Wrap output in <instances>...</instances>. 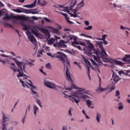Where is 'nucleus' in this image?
<instances>
[{
  "label": "nucleus",
  "mask_w": 130,
  "mask_h": 130,
  "mask_svg": "<svg viewBox=\"0 0 130 130\" xmlns=\"http://www.w3.org/2000/svg\"><path fill=\"white\" fill-rule=\"evenodd\" d=\"M119 75H122V74H123V75H125L126 76H129L127 73H125L123 72V71H120L118 72Z\"/></svg>",
  "instance_id": "obj_33"
},
{
  "label": "nucleus",
  "mask_w": 130,
  "mask_h": 130,
  "mask_svg": "<svg viewBox=\"0 0 130 130\" xmlns=\"http://www.w3.org/2000/svg\"><path fill=\"white\" fill-rule=\"evenodd\" d=\"M90 61L92 62V63L94 66H96V70L98 71V72H99V73H100V70L99 69V67H98V65L97 64V63H96V62H95V61H94V60H93V59H91Z\"/></svg>",
  "instance_id": "obj_24"
},
{
  "label": "nucleus",
  "mask_w": 130,
  "mask_h": 130,
  "mask_svg": "<svg viewBox=\"0 0 130 130\" xmlns=\"http://www.w3.org/2000/svg\"><path fill=\"white\" fill-rule=\"evenodd\" d=\"M85 37H87V38H90V39H92V36H88V35H85Z\"/></svg>",
  "instance_id": "obj_56"
},
{
  "label": "nucleus",
  "mask_w": 130,
  "mask_h": 130,
  "mask_svg": "<svg viewBox=\"0 0 130 130\" xmlns=\"http://www.w3.org/2000/svg\"><path fill=\"white\" fill-rule=\"evenodd\" d=\"M118 105L119 106L118 107V109L119 110H122V109H123V105H122V103H120L118 104Z\"/></svg>",
  "instance_id": "obj_31"
},
{
  "label": "nucleus",
  "mask_w": 130,
  "mask_h": 130,
  "mask_svg": "<svg viewBox=\"0 0 130 130\" xmlns=\"http://www.w3.org/2000/svg\"><path fill=\"white\" fill-rule=\"evenodd\" d=\"M122 60L126 62V63H130V55H125Z\"/></svg>",
  "instance_id": "obj_16"
},
{
  "label": "nucleus",
  "mask_w": 130,
  "mask_h": 130,
  "mask_svg": "<svg viewBox=\"0 0 130 130\" xmlns=\"http://www.w3.org/2000/svg\"><path fill=\"white\" fill-rule=\"evenodd\" d=\"M57 58H60V60L63 62L64 63V69H67L66 70V76L67 78V80L70 81V82H73V79L71 77V74L69 72V68L70 67V61L68 60V58L67 57V55L62 52H57Z\"/></svg>",
  "instance_id": "obj_3"
},
{
  "label": "nucleus",
  "mask_w": 130,
  "mask_h": 130,
  "mask_svg": "<svg viewBox=\"0 0 130 130\" xmlns=\"http://www.w3.org/2000/svg\"><path fill=\"white\" fill-rule=\"evenodd\" d=\"M15 63H16L17 67H18V68H17V66L14 64V63H11V66H13V67H10L11 70H13V72L14 73H16V72H18V74L17 75V78L20 80V83H21L23 87H28V85L26 84H25L24 83V81L22 80H25V79H27V76L26 75L24 74L23 71L25 72V69L26 68V63H23L22 61H20L18 60H15ZM20 78H22V79Z\"/></svg>",
  "instance_id": "obj_2"
},
{
  "label": "nucleus",
  "mask_w": 130,
  "mask_h": 130,
  "mask_svg": "<svg viewBox=\"0 0 130 130\" xmlns=\"http://www.w3.org/2000/svg\"><path fill=\"white\" fill-rule=\"evenodd\" d=\"M2 62H3V64H6V63H8V61L3 60V61H2Z\"/></svg>",
  "instance_id": "obj_58"
},
{
  "label": "nucleus",
  "mask_w": 130,
  "mask_h": 130,
  "mask_svg": "<svg viewBox=\"0 0 130 130\" xmlns=\"http://www.w3.org/2000/svg\"><path fill=\"white\" fill-rule=\"evenodd\" d=\"M112 77L113 79H111V81L112 82L113 84H115L119 81V77L114 73L112 75Z\"/></svg>",
  "instance_id": "obj_14"
},
{
  "label": "nucleus",
  "mask_w": 130,
  "mask_h": 130,
  "mask_svg": "<svg viewBox=\"0 0 130 130\" xmlns=\"http://www.w3.org/2000/svg\"><path fill=\"white\" fill-rule=\"evenodd\" d=\"M106 37H107V35H102V39H103V41L105 40V39H106Z\"/></svg>",
  "instance_id": "obj_42"
},
{
  "label": "nucleus",
  "mask_w": 130,
  "mask_h": 130,
  "mask_svg": "<svg viewBox=\"0 0 130 130\" xmlns=\"http://www.w3.org/2000/svg\"><path fill=\"white\" fill-rule=\"evenodd\" d=\"M73 43H74V44H76V45H79V44H80V43H79V42H77V41H74V42H73Z\"/></svg>",
  "instance_id": "obj_62"
},
{
  "label": "nucleus",
  "mask_w": 130,
  "mask_h": 130,
  "mask_svg": "<svg viewBox=\"0 0 130 130\" xmlns=\"http://www.w3.org/2000/svg\"><path fill=\"white\" fill-rule=\"evenodd\" d=\"M30 14H32V15H35V14H37V12H36L35 11H31L30 10Z\"/></svg>",
  "instance_id": "obj_57"
},
{
  "label": "nucleus",
  "mask_w": 130,
  "mask_h": 130,
  "mask_svg": "<svg viewBox=\"0 0 130 130\" xmlns=\"http://www.w3.org/2000/svg\"><path fill=\"white\" fill-rule=\"evenodd\" d=\"M45 86H46V87H48V88H50V89H56V87H57L61 91L62 93H63V94L65 96H68V97H69V99L70 100H71V101H72V102H75L77 104H78V103H79V100H77V99H75V98L71 96V95H67V94H66L65 93L63 92V90H64L63 88H61L59 86H57L56 85H55L54 84L52 83H50V82H45V83H44Z\"/></svg>",
  "instance_id": "obj_4"
},
{
  "label": "nucleus",
  "mask_w": 130,
  "mask_h": 130,
  "mask_svg": "<svg viewBox=\"0 0 130 130\" xmlns=\"http://www.w3.org/2000/svg\"><path fill=\"white\" fill-rule=\"evenodd\" d=\"M43 19L46 22H47L48 23H51V20L47 18V17H44Z\"/></svg>",
  "instance_id": "obj_34"
},
{
  "label": "nucleus",
  "mask_w": 130,
  "mask_h": 130,
  "mask_svg": "<svg viewBox=\"0 0 130 130\" xmlns=\"http://www.w3.org/2000/svg\"><path fill=\"white\" fill-rule=\"evenodd\" d=\"M32 19H33L34 20H38L37 17L36 16H32Z\"/></svg>",
  "instance_id": "obj_63"
},
{
  "label": "nucleus",
  "mask_w": 130,
  "mask_h": 130,
  "mask_svg": "<svg viewBox=\"0 0 130 130\" xmlns=\"http://www.w3.org/2000/svg\"><path fill=\"white\" fill-rule=\"evenodd\" d=\"M115 89V84H114L113 82L112 83L111 87L110 89L109 92H112L113 90Z\"/></svg>",
  "instance_id": "obj_29"
},
{
  "label": "nucleus",
  "mask_w": 130,
  "mask_h": 130,
  "mask_svg": "<svg viewBox=\"0 0 130 130\" xmlns=\"http://www.w3.org/2000/svg\"><path fill=\"white\" fill-rule=\"evenodd\" d=\"M101 50L102 52H101V53H100V54L103 57L104 56H105V55H106V52L105 51L104 48Z\"/></svg>",
  "instance_id": "obj_27"
},
{
  "label": "nucleus",
  "mask_w": 130,
  "mask_h": 130,
  "mask_svg": "<svg viewBox=\"0 0 130 130\" xmlns=\"http://www.w3.org/2000/svg\"><path fill=\"white\" fill-rule=\"evenodd\" d=\"M27 36H28V39H29V41L31 42L32 43H36L37 40L34 36L33 35L31 34V32L30 31H27Z\"/></svg>",
  "instance_id": "obj_11"
},
{
  "label": "nucleus",
  "mask_w": 130,
  "mask_h": 130,
  "mask_svg": "<svg viewBox=\"0 0 130 130\" xmlns=\"http://www.w3.org/2000/svg\"><path fill=\"white\" fill-rule=\"evenodd\" d=\"M87 42L88 43H89V45H88L87 47L88 48H89L90 49V50H93V49H94V46L92 45V44L91 43V42L90 41V40H88L87 41Z\"/></svg>",
  "instance_id": "obj_22"
},
{
  "label": "nucleus",
  "mask_w": 130,
  "mask_h": 130,
  "mask_svg": "<svg viewBox=\"0 0 130 130\" xmlns=\"http://www.w3.org/2000/svg\"><path fill=\"white\" fill-rule=\"evenodd\" d=\"M128 97H129V98L128 100H127V102H128V103H129V104H130V95H128Z\"/></svg>",
  "instance_id": "obj_59"
},
{
  "label": "nucleus",
  "mask_w": 130,
  "mask_h": 130,
  "mask_svg": "<svg viewBox=\"0 0 130 130\" xmlns=\"http://www.w3.org/2000/svg\"><path fill=\"white\" fill-rule=\"evenodd\" d=\"M79 44L80 45H82V46H85V45H86V43H85V42H79Z\"/></svg>",
  "instance_id": "obj_43"
},
{
  "label": "nucleus",
  "mask_w": 130,
  "mask_h": 130,
  "mask_svg": "<svg viewBox=\"0 0 130 130\" xmlns=\"http://www.w3.org/2000/svg\"><path fill=\"white\" fill-rule=\"evenodd\" d=\"M73 88H74V89H76V90H78V89H79V91L80 93H86V89H85V88H79L78 86H77L76 85H75L73 83L71 84V87L70 88L65 87V90H68V91H72V90H73Z\"/></svg>",
  "instance_id": "obj_6"
},
{
  "label": "nucleus",
  "mask_w": 130,
  "mask_h": 130,
  "mask_svg": "<svg viewBox=\"0 0 130 130\" xmlns=\"http://www.w3.org/2000/svg\"><path fill=\"white\" fill-rule=\"evenodd\" d=\"M67 34H70V32H66V34H64V36H62V38H68V40H77V38L75 36L69 35L68 36L67 35Z\"/></svg>",
  "instance_id": "obj_12"
},
{
  "label": "nucleus",
  "mask_w": 130,
  "mask_h": 130,
  "mask_svg": "<svg viewBox=\"0 0 130 130\" xmlns=\"http://www.w3.org/2000/svg\"><path fill=\"white\" fill-rule=\"evenodd\" d=\"M31 32L36 36V37H39V36H40V34L38 33V30L37 29H36V30L34 29H32Z\"/></svg>",
  "instance_id": "obj_23"
},
{
  "label": "nucleus",
  "mask_w": 130,
  "mask_h": 130,
  "mask_svg": "<svg viewBox=\"0 0 130 130\" xmlns=\"http://www.w3.org/2000/svg\"><path fill=\"white\" fill-rule=\"evenodd\" d=\"M103 41H104V44H105V45H107V44H108V42H107L106 40H104Z\"/></svg>",
  "instance_id": "obj_55"
},
{
  "label": "nucleus",
  "mask_w": 130,
  "mask_h": 130,
  "mask_svg": "<svg viewBox=\"0 0 130 130\" xmlns=\"http://www.w3.org/2000/svg\"><path fill=\"white\" fill-rule=\"evenodd\" d=\"M92 50H93V53L94 54H96V55H98V54H99V51H98V50L94 49Z\"/></svg>",
  "instance_id": "obj_37"
},
{
  "label": "nucleus",
  "mask_w": 130,
  "mask_h": 130,
  "mask_svg": "<svg viewBox=\"0 0 130 130\" xmlns=\"http://www.w3.org/2000/svg\"><path fill=\"white\" fill-rule=\"evenodd\" d=\"M93 58L94 60L98 61V62H100V58L96 57L95 55H93Z\"/></svg>",
  "instance_id": "obj_32"
},
{
  "label": "nucleus",
  "mask_w": 130,
  "mask_h": 130,
  "mask_svg": "<svg viewBox=\"0 0 130 130\" xmlns=\"http://www.w3.org/2000/svg\"><path fill=\"white\" fill-rule=\"evenodd\" d=\"M36 102L40 107H42V106H41V103L40 102V100L39 99H37Z\"/></svg>",
  "instance_id": "obj_38"
},
{
  "label": "nucleus",
  "mask_w": 130,
  "mask_h": 130,
  "mask_svg": "<svg viewBox=\"0 0 130 130\" xmlns=\"http://www.w3.org/2000/svg\"><path fill=\"white\" fill-rule=\"evenodd\" d=\"M47 54L49 56H50V57H51L52 58H54V57H57V54H54L52 55L51 54V53L49 52V53H47Z\"/></svg>",
  "instance_id": "obj_28"
},
{
  "label": "nucleus",
  "mask_w": 130,
  "mask_h": 130,
  "mask_svg": "<svg viewBox=\"0 0 130 130\" xmlns=\"http://www.w3.org/2000/svg\"><path fill=\"white\" fill-rule=\"evenodd\" d=\"M112 61L114 63H115V64H117V66H124V63L115 59H113Z\"/></svg>",
  "instance_id": "obj_20"
},
{
  "label": "nucleus",
  "mask_w": 130,
  "mask_h": 130,
  "mask_svg": "<svg viewBox=\"0 0 130 130\" xmlns=\"http://www.w3.org/2000/svg\"><path fill=\"white\" fill-rule=\"evenodd\" d=\"M4 4H3L2 2H0V8H2V7H4Z\"/></svg>",
  "instance_id": "obj_61"
},
{
  "label": "nucleus",
  "mask_w": 130,
  "mask_h": 130,
  "mask_svg": "<svg viewBox=\"0 0 130 130\" xmlns=\"http://www.w3.org/2000/svg\"><path fill=\"white\" fill-rule=\"evenodd\" d=\"M54 47H57L58 48H67V46L64 44V41L63 40H60L59 43L56 42V43L53 44Z\"/></svg>",
  "instance_id": "obj_8"
},
{
  "label": "nucleus",
  "mask_w": 130,
  "mask_h": 130,
  "mask_svg": "<svg viewBox=\"0 0 130 130\" xmlns=\"http://www.w3.org/2000/svg\"><path fill=\"white\" fill-rule=\"evenodd\" d=\"M20 25H21V26H22L23 27L26 24H25V22H24V21H21L20 22Z\"/></svg>",
  "instance_id": "obj_50"
},
{
  "label": "nucleus",
  "mask_w": 130,
  "mask_h": 130,
  "mask_svg": "<svg viewBox=\"0 0 130 130\" xmlns=\"http://www.w3.org/2000/svg\"><path fill=\"white\" fill-rule=\"evenodd\" d=\"M45 50H46V51H49V47L46 46L45 47Z\"/></svg>",
  "instance_id": "obj_51"
},
{
  "label": "nucleus",
  "mask_w": 130,
  "mask_h": 130,
  "mask_svg": "<svg viewBox=\"0 0 130 130\" xmlns=\"http://www.w3.org/2000/svg\"><path fill=\"white\" fill-rule=\"evenodd\" d=\"M24 28H23V30H24V31H27V30H28V26L27 25H24L23 26Z\"/></svg>",
  "instance_id": "obj_47"
},
{
  "label": "nucleus",
  "mask_w": 130,
  "mask_h": 130,
  "mask_svg": "<svg viewBox=\"0 0 130 130\" xmlns=\"http://www.w3.org/2000/svg\"><path fill=\"white\" fill-rule=\"evenodd\" d=\"M27 84L28 85H29V86H30V87H31L30 88V90L32 92V95H34V98H37V97H38V93L34 91V90H36V87L33 86V84H32V82H31V81H29V83L27 82Z\"/></svg>",
  "instance_id": "obj_9"
},
{
  "label": "nucleus",
  "mask_w": 130,
  "mask_h": 130,
  "mask_svg": "<svg viewBox=\"0 0 130 130\" xmlns=\"http://www.w3.org/2000/svg\"><path fill=\"white\" fill-rule=\"evenodd\" d=\"M40 72H41V73H42V74H43L44 75H45V76H46V73H45V72H44L43 71V70L42 69H40Z\"/></svg>",
  "instance_id": "obj_49"
},
{
  "label": "nucleus",
  "mask_w": 130,
  "mask_h": 130,
  "mask_svg": "<svg viewBox=\"0 0 130 130\" xmlns=\"http://www.w3.org/2000/svg\"><path fill=\"white\" fill-rule=\"evenodd\" d=\"M39 5L41 6V7H44L47 5V2H46L45 1H43L42 2H41Z\"/></svg>",
  "instance_id": "obj_30"
},
{
  "label": "nucleus",
  "mask_w": 130,
  "mask_h": 130,
  "mask_svg": "<svg viewBox=\"0 0 130 130\" xmlns=\"http://www.w3.org/2000/svg\"><path fill=\"white\" fill-rule=\"evenodd\" d=\"M67 127L63 126V129H62V130H67Z\"/></svg>",
  "instance_id": "obj_64"
},
{
  "label": "nucleus",
  "mask_w": 130,
  "mask_h": 130,
  "mask_svg": "<svg viewBox=\"0 0 130 130\" xmlns=\"http://www.w3.org/2000/svg\"><path fill=\"white\" fill-rule=\"evenodd\" d=\"M37 3V0H35L32 4L30 5H25L24 6V8H34Z\"/></svg>",
  "instance_id": "obj_19"
},
{
  "label": "nucleus",
  "mask_w": 130,
  "mask_h": 130,
  "mask_svg": "<svg viewBox=\"0 0 130 130\" xmlns=\"http://www.w3.org/2000/svg\"><path fill=\"white\" fill-rule=\"evenodd\" d=\"M96 119L98 122L99 123H100V121H101V114L99 112H96Z\"/></svg>",
  "instance_id": "obj_21"
},
{
  "label": "nucleus",
  "mask_w": 130,
  "mask_h": 130,
  "mask_svg": "<svg viewBox=\"0 0 130 130\" xmlns=\"http://www.w3.org/2000/svg\"><path fill=\"white\" fill-rule=\"evenodd\" d=\"M95 45L98 46V47H99L100 49H103V48H104L103 47V46H102V44L98 43V45Z\"/></svg>",
  "instance_id": "obj_35"
},
{
  "label": "nucleus",
  "mask_w": 130,
  "mask_h": 130,
  "mask_svg": "<svg viewBox=\"0 0 130 130\" xmlns=\"http://www.w3.org/2000/svg\"><path fill=\"white\" fill-rule=\"evenodd\" d=\"M46 68H47V69H51V65H50V63H48L47 64H46Z\"/></svg>",
  "instance_id": "obj_39"
},
{
  "label": "nucleus",
  "mask_w": 130,
  "mask_h": 130,
  "mask_svg": "<svg viewBox=\"0 0 130 130\" xmlns=\"http://www.w3.org/2000/svg\"><path fill=\"white\" fill-rule=\"evenodd\" d=\"M57 13H59V14H61V15H62V16H64V17H65L67 21L69 23V24H74V23H73V22L71 21V20H70V18H69V15H68L67 14L65 13H63L60 12H58L56 11Z\"/></svg>",
  "instance_id": "obj_17"
},
{
  "label": "nucleus",
  "mask_w": 130,
  "mask_h": 130,
  "mask_svg": "<svg viewBox=\"0 0 130 130\" xmlns=\"http://www.w3.org/2000/svg\"><path fill=\"white\" fill-rule=\"evenodd\" d=\"M12 19H16V20H21V21H29V17L21 15H9V14L6 13L5 17L3 18V20H12Z\"/></svg>",
  "instance_id": "obj_5"
},
{
  "label": "nucleus",
  "mask_w": 130,
  "mask_h": 130,
  "mask_svg": "<svg viewBox=\"0 0 130 130\" xmlns=\"http://www.w3.org/2000/svg\"><path fill=\"white\" fill-rule=\"evenodd\" d=\"M13 12H15V13H24L25 14H30L31 10L28 9H25L24 8L21 7H18L16 9H12Z\"/></svg>",
  "instance_id": "obj_7"
},
{
  "label": "nucleus",
  "mask_w": 130,
  "mask_h": 130,
  "mask_svg": "<svg viewBox=\"0 0 130 130\" xmlns=\"http://www.w3.org/2000/svg\"><path fill=\"white\" fill-rule=\"evenodd\" d=\"M40 31L41 32H42V33H44V34H45L47 37L48 39H49L50 38V33L49 32L48 30L42 28L40 29Z\"/></svg>",
  "instance_id": "obj_13"
},
{
  "label": "nucleus",
  "mask_w": 130,
  "mask_h": 130,
  "mask_svg": "<svg viewBox=\"0 0 130 130\" xmlns=\"http://www.w3.org/2000/svg\"><path fill=\"white\" fill-rule=\"evenodd\" d=\"M31 108V105L30 104H28L27 105V108H26V112H25V115L23 117L22 119L21 120V121L22 122V123H25V119L26 118V116L27 115V112L28 111H30V109Z\"/></svg>",
  "instance_id": "obj_15"
},
{
  "label": "nucleus",
  "mask_w": 130,
  "mask_h": 130,
  "mask_svg": "<svg viewBox=\"0 0 130 130\" xmlns=\"http://www.w3.org/2000/svg\"><path fill=\"white\" fill-rule=\"evenodd\" d=\"M84 24L86 26H89L90 25V23H89V21H85Z\"/></svg>",
  "instance_id": "obj_45"
},
{
  "label": "nucleus",
  "mask_w": 130,
  "mask_h": 130,
  "mask_svg": "<svg viewBox=\"0 0 130 130\" xmlns=\"http://www.w3.org/2000/svg\"><path fill=\"white\" fill-rule=\"evenodd\" d=\"M99 87L97 89L96 91L98 93H101V92H104V91H106V90H108L109 89V86H108L106 88H101V78L99 77Z\"/></svg>",
  "instance_id": "obj_10"
},
{
  "label": "nucleus",
  "mask_w": 130,
  "mask_h": 130,
  "mask_svg": "<svg viewBox=\"0 0 130 130\" xmlns=\"http://www.w3.org/2000/svg\"><path fill=\"white\" fill-rule=\"evenodd\" d=\"M0 55H1V56H3V57H9V56L6 55H5L4 54H0Z\"/></svg>",
  "instance_id": "obj_54"
},
{
  "label": "nucleus",
  "mask_w": 130,
  "mask_h": 130,
  "mask_svg": "<svg viewBox=\"0 0 130 130\" xmlns=\"http://www.w3.org/2000/svg\"><path fill=\"white\" fill-rule=\"evenodd\" d=\"M81 98L83 99V100H85L87 99V98H88V96L87 95H82L81 96Z\"/></svg>",
  "instance_id": "obj_44"
},
{
  "label": "nucleus",
  "mask_w": 130,
  "mask_h": 130,
  "mask_svg": "<svg viewBox=\"0 0 130 130\" xmlns=\"http://www.w3.org/2000/svg\"><path fill=\"white\" fill-rule=\"evenodd\" d=\"M113 5H114V8H120V9H121V6L120 5H117L115 3Z\"/></svg>",
  "instance_id": "obj_41"
},
{
  "label": "nucleus",
  "mask_w": 130,
  "mask_h": 130,
  "mask_svg": "<svg viewBox=\"0 0 130 130\" xmlns=\"http://www.w3.org/2000/svg\"><path fill=\"white\" fill-rule=\"evenodd\" d=\"M28 64L30 67H32V66L34 64V63H32V62H28Z\"/></svg>",
  "instance_id": "obj_52"
},
{
  "label": "nucleus",
  "mask_w": 130,
  "mask_h": 130,
  "mask_svg": "<svg viewBox=\"0 0 130 130\" xmlns=\"http://www.w3.org/2000/svg\"><path fill=\"white\" fill-rule=\"evenodd\" d=\"M120 29L121 30H126V29H127L128 30H129V28H127L126 27H125L124 26H122V25H121L120 26Z\"/></svg>",
  "instance_id": "obj_40"
},
{
  "label": "nucleus",
  "mask_w": 130,
  "mask_h": 130,
  "mask_svg": "<svg viewBox=\"0 0 130 130\" xmlns=\"http://www.w3.org/2000/svg\"><path fill=\"white\" fill-rule=\"evenodd\" d=\"M119 94H120L119 91L117 90V91H116V93H115V96H116V97H117V96H119Z\"/></svg>",
  "instance_id": "obj_46"
},
{
  "label": "nucleus",
  "mask_w": 130,
  "mask_h": 130,
  "mask_svg": "<svg viewBox=\"0 0 130 130\" xmlns=\"http://www.w3.org/2000/svg\"><path fill=\"white\" fill-rule=\"evenodd\" d=\"M86 105L87 106L89 107V108H93V106H92V103L91 102V101L89 100H86Z\"/></svg>",
  "instance_id": "obj_26"
},
{
  "label": "nucleus",
  "mask_w": 130,
  "mask_h": 130,
  "mask_svg": "<svg viewBox=\"0 0 130 130\" xmlns=\"http://www.w3.org/2000/svg\"><path fill=\"white\" fill-rule=\"evenodd\" d=\"M33 109H34V115H35V116H36V114L38 110H39V108H38V107L35 105H34Z\"/></svg>",
  "instance_id": "obj_25"
},
{
  "label": "nucleus",
  "mask_w": 130,
  "mask_h": 130,
  "mask_svg": "<svg viewBox=\"0 0 130 130\" xmlns=\"http://www.w3.org/2000/svg\"><path fill=\"white\" fill-rule=\"evenodd\" d=\"M92 28H93V27L91 25L88 26L87 27H84V30H92Z\"/></svg>",
  "instance_id": "obj_36"
},
{
  "label": "nucleus",
  "mask_w": 130,
  "mask_h": 130,
  "mask_svg": "<svg viewBox=\"0 0 130 130\" xmlns=\"http://www.w3.org/2000/svg\"><path fill=\"white\" fill-rule=\"evenodd\" d=\"M55 41L56 42H57V40L54 39H50L47 42V44L48 45H52V44L53 45V43H54Z\"/></svg>",
  "instance_id": "obj_18"
},
{
  "label": "nucleus",
  "mask_w": 130,
  "mask_h": 130,
  "mask_svg": "<svg viewBox=\"0 0 130 130\" xmlns=\"http://www.w3.org/2000/svg\"><path fill=\"white\" fill-rule=\"evenodd\" d=\"M84 0H72L71 6L69 7H63L62 5H58L60 9H63L64 11L70 15V17L73 18H77L78 15L80 13H77V11H79L82 7H84Z\"/></svg>",
  "instance_id": "obj_1"
},
{
  "label": "nucleus",
  "mask_w": 130,
  "mask_h": 130,
  "mask_svg": "<svg viewBox=\"0 0 130 130\" xmlns=\"http://www.w3.org/2000/svg\"><path fill=\"white\" fill-rule=\"evenodd\" d=\"M53 30L55 33H58V29L56 28H53Z\"/></svg>",
  "instance_id": "obj_48"
},
{
  "label": "nucleus",
  "mask_w": 130,
  "mask_h": 130,
  "mask_svg": "<svg viewBox=\"0 0 130 130\" xmlns=\"http://www.w3.org/2000/svg\"><path fill=\"white\" fill-rule=\"evenodd\" d=\"M69 115H70V116H72V111H71V109L69 111Z\"/></svg>",
  "instance_id": "obj_60"
},
{
  "label": "nucleus",
  "mask_w": 130,
  "mask_h": 130,
  "mask_svg": "<svg viewBox=\"0 0 130 130\" xmlns=\"http://www.w3.org/2000/svg\"><path fill=\"white\" fill-rule=\"evenodd\" d=\"M5 25L6 26H9V27H10V28H13V26H12V25H11V24L6 23Z\"/></svg>",
  "instance_id": "obj_53"
}]
</instances>
